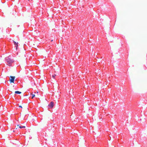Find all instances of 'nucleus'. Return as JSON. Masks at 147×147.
Returning a JSON list of instances; mask_svg holds the SVG:
<instances>
[{"mask_svg":"<svg viewBox=\"0 0 147 147\" xmlns=\"http://www.w3.org/2000/svg\"><path fill=\"white\" fill-rule=\"evenodd\" d=\"M32 98H33L35 96V95L33 94H32Z\"/></svg>","mask_w":147,"mask_h":147,"instance_id":"6e6552de","label":"nucleus"},{"mask_svg":"<svg viewBox=\"0 0 147 147\" xmlns=\"http://www.w3.org/2000/svg\"><path fill=\"white\" fill-rule=\"evenodd\" d=\"M19 107L21 108H22V106H20Z\"/></svg>","mask_w":147,"mask_h":147,"instance_id":"1a4fd4ad","label":"nucleus"},{"mask_svg":"<svg viewBox=\"0 0 147 147\" xmlns=\"http://www.w3.org/2000/svg\"><path fill=\"white\" fill-rule=\"evenodd\" d=\"M11 79L10 80V81L11 82L14 83V80L15 79V76H10Z\"/></svg>","mask_w":147,"mask_h":147,"instance_id":"f03ea898","label":"nucleus"},{"mask_svg":"<svg viewBox=\"0 0 147 147\" xmlns=\"http://www.w3.org/2000/svg\"><path fill=\"white\" fill-rule=\"evenodd\" d=\"M13 42L14 44L15 45L16 49H17L18 46V43L17 42H15L13 40Z\"/></svg>","mask_w":147,"mask_h":147,"instance_id":"20e7f679","label":"nucleus"},{"mask_svg":"<svg viewBox=\"0 0 147 147\" xmlns=\"http://www.w3.org/2000/svg\"><path fill=\"white\" fill-rule=\"evenodd\" d=\"M15 93L16 94H20L21 93V92L18 91H16Z\"/></svg>","mask_w":147,"mask_h":147,"instance_id":"39448f33","label":"nucleus"},{"mask_svg":"<svg viewBox=\"0 0 147 147\" xmlns=\"http://www.w3.org/2000/svg\"><path fill=\"white\" fill-rule=\"evenodd\" d=\"M29 1V0H28Z\"/></svg>","mask_w":147,"mask_h":147,"instance_id":"9d476101","label":"nucleus"},{"mask_svg":"<svg viewBox=\"0 0 147 147\" xmlns=\"http://www.w3.org/2000/svg\"><path fill=\"white\" fill-rule=\"evenodd\" d=\"M53 102H51L50 104L49 105V107L51 108H52L53 107Z\"/></svg>","mask_w":147,"mask_h":147,"instance_id":"7ed1b4c3","label":"nucleus"},{"mask_svg":"<svg viewBox=\"0 0 147 147\" xmlns=\"http://www.w3.org/2000/svg\"><path fill=\"white\" fill-rule=\"evenodd\" d=\"M56 76V75L55 74H54L52 75V77L54 78L55 79V76Z\"/></svg>","mask_w":147,"mask_h":147,"instance_id":"0eeeda50","label":"nucleus"},{"mask_svg":"<svg viewBox=\"0 0 147 147\" xmlns=\"http://www.w3.org/2000/svg\"><path fill=\"white\" fill-rule=\"evenodd\" d=\"M5 60L7 65L9 66H12V64L14 62V60L11 58L10 56L6 57Z\"/></svg>","mask_w":147,"mask_h":147,"instance_id":"f257e3e1","label":"nucleus"},{"mask_svg":"<svg viewBox=\"0 0 147 147\" xmlns=\"http://www.w3.org/2000/svg\"><path fill=\"white\" fill-rule=\"evenodd\" d=\"M19 127L20 128H25V127L24 126H23L22 125H20L19 126Z\"/></svg>","mask_w":147,"mask_h":147,"instance_id":"423d86ee","label":"nucleus"}]
</instances>
